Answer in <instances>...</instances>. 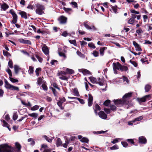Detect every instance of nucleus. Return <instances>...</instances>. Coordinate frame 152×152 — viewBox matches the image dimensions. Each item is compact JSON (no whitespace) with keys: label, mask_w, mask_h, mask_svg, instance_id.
Listing matches in <instances>:
<instances>
[{"label":"nucleus","mask_w":152,"mask_h":152,"mask_svg":"<svg viewBox=\"0 0 152 152\" xmlns=\"http://www.w3.org/2000/svg\"><path fill=\"white\" fill-rule=\"evenodd\" d=\"M67 18L65 17L61 16L59 18L58 20L61 24H64L66 22Z\"/></svg>","instance_id":"12"},{"label":"nucleus","mask_w":152,"mask_h":152,"mask_svg":"<svg viewBox=\"0 0 152 152\" xmlns=\"http://www.w3.org/2000/svg\"><path fill=\"white\" fill-rule=\"evenodd\" d=\"M136 32L138 35H140L143 33V31L141 28L137 30L136 31Z\"/></svg>","instance_id":"40"},{"label":"nucleus","mask_w":152,"mask_h":152,"mask_svg":"<svg viewBox=\"0 0 152 152\" xmlns=\"http://www.w3.org/2000/svg\"><path fill=\"white\" fill-rule=\"evenodd\" d=\"M18 41L24 44H28L29 45H31V42L30 40L24 39L22 38L19 39Z\"/></svg>","instance_id":"11"},{"label":"nucleus","mask_w":152,"mask_h":152,"mask_svg":"<svg viewBox=\"0 0 152 152\" xmlns=\"http://www.w3.org/2000/svg\"><path fill=\"white\" fill-rule=\"evenodd\" d=\"M28 115L34 118H37L38 116V114L36 113H32L31 114H28Z\"/></svg>","instance_id":"28"},{"label":"nucleus","mask_w":152,"mask_h":152,"mask_svg":"<svg viewBox=\"0 0 152 152\" xmlns=\"http://www.w3.org/2000/svg\"><path fill=\"white\" fill-rule=\"evenodd\" d=\"M42 137L45 138V139L48 142H50L52 141V139L50 138L46 135H43L42 136Z\"/></svg>","instance_id":"31"},{"label":"nucleus","mask_w":152,"mask_h":152,"mask_svg":"<svg viewBox=\"0 0 152 152\" xmlns=\"http://www.w3.org/2000/svg\"><path fill=\"white\" fill-rule=\"evenodd\" d=\"M111 110L113 111H115L116 110V107L114 105H111L110 107Z\"/></svg>","instance_id":"60"},{"label":"nucleus","mask_w":152,"mask_h":152,"mask_svg":"<svg viewBox=\"0 0 152 152\" xmlns=\"http://www.w3.org/2000/svg\"><path fill=\"white\" fill-rule=\"evenodd\" d=\"M120 70L121 71H126L128 70V68L126 66L121 65Z\"/></svg>","instance_id":"29"},{"label":"nucleus","mask_w":152,"mask_h":152,"mask_svg":"<svg viewBox=\"0 0 152 152\" xmlns=\"http://www.w3.org/2000/svg\"><path fill=\"white\" fill-rule=\"evenodd\" d=\"M88 46L89 47H90L91 48L94 49L96 48L94 44L92 42L89 43L88 44Z\"/></svg>","instance_id":"56"},{"label":"nucleus","mask_w":152,"mask_h":152,"mask_svg":"<svg viewBox=\"0 0 152 152\" xmlns=\"http://www.w3.org/2000/svg\"><path fill=\"white\" fill-rule=\"evenodd\" d=\"M15 145L18 150L20 151L21 148V146L20 144L18 142H16L15 143Z\"/></svg>","instance_id":"39"},{"label":"nucleus","mask_w":152,"mask_h":152,"mask_svg":"<svg viewBox=\"0 0 152 152\" xmlns=\"http://www.w3.org/2000/svg\"><path fill=\"white\" fill-rule=\"evenodd\" d=\"M66 71L67 73H68L69 74H71L74 73V71L72 69L67 68L66 69Z\"/></svg>","instance_id":"36"},{"label":"nucleus","mask_w":152,"mask_h":152,"mask_svg":"<svg viewBox=\"0 0 152 152\" xmlns=\"http://www.w3.org/2000/svg\"><path fill=\"white\" fill-rule=\"evenodd\" d=\"M110 103V101L109 100H106L104 103L103 104L105 106H108Z\"/></svg>","instance_id":"47"},{"label":"nucleus","mask_w":152,"mask_h":152,"mask_svg":"<svg viewBox=\"0 0 152 152\" xmlns=\"http://www.w3.org/2000/svg\"><path fill=\"white\" fill-rule=\"evenodd\" d=\"M73 93L75 96H80L78 91L77 89H75L73 91Z\"/></svg>","instance_id":"32"},{"label":"nucleus","mask_w":152,"mask_h":152,"mask_svg":"<svg viewBox=\"0 0 152 152\" xmlns=\"http://www.w3.org/2000/svg\"><path fill=\"white\" fill-rule=\"evenodd\" d=\"M88 139L86 138L85 137H83L82 139L81 140H80V141L83 142H84L86 143H88Z\"/></svg>","instance_id":"51"},{"label":"nucleus","mask_w":152,"mask_h":152,"mask_svg":"<svg viewBox=\"0 0 152 152\" xmlns=\"http://www.w3.org/2000/svg\"><path fill=\"white\" fill-rule=\"evenodd\" d=\"M6 71L8 74L9 75V77L12 76L11 71L10 69L8 68L6 69Z\"/></svg>","instance_id":"50"},{"label":"nucleus","mask_w":152,"mask_h":152,"mask_svg":"<svg viewBox=\"0 0 152 152\" xmlns=\"http://www.w3.org/2000/svg\"><path fill=\"white\" fill-rule=\"evenodd\" d=\"M59 76V78L62 80H68V78L66 77L63 75H58Z\"/></svg>","instance_id":"30"},{"label":"nucleus","mask_w":152,"mask_h":152,"mask_svg":"<svg viewBox=\"0 0 152 152\" xmlns=\"http://www.w3.org/2000/svg\"><path fill=\"white\" fill-rule=\"evenodd\" d=\"M42 50L44 54L46 55L49 54V50L48 48L45 44H43L42 45Z\"/></svg>","instance_id":"9"},{"label":"nucleus","mask_w":152,"mask_h":152,"mask_svg":"<svg viewBox=\"0 0 152 152\" xmlns=\"http://www.w3.org/2000/svg\"><path fill=\"white\" fill-rule=\"evenodd\" d=\"M50 88L52 90L54 95L55 96H57V93L55 89L52 87Z\"/></svg>","instance_id":"48"},{"label":"nucleus","mask_w":152,"mask_h":152,"mask_svg":"<svg viewBox=\"0 0 152 152\" xmlns=\"http://www.w3.org/2000/svg\"><path fill=\"white\" fill-rule=\"evenodd\" d=\"M19 14H20L21 17L25 18V19H27V14L26 12L24 11H21L19 13Z\"/></svg>","instance_id":"17"},{"label":"nucleus","mask_w":152,"mask_h":152,"mask_svg":"<svg viewBox=\"0 0 152 152\" xmlns=\"http://www.w3.org/2000/svg\"><path fill=\"white\" fill-rule=\"evenodd\" d=\"M130 62L133 65L134 67H136L137 66V64L136 62L134 61H133L131 60H130Z\"/></svg>","instance_id":"49"},{"label":"nucleus","mask_w":152,"mask_h":152,"mask_svg":"<svg viewBox=\"0 0 152 152\" xmlns=\"http://www.w3.org/2000/svg\"><path fill=\"white\" fill-rule=\"evenodd\" d=\"M0 5L1 10L4 11H6L9 7V6L5 3L2 4L0 3Z\"/></svg>","instance_id":"13"},{"label":"nucleus","mask_w":152,"mask_h":152,"mask_svg":"<svg viewBox=\"0 0 152 152\" xmlns=\"http://www.w3.org/2000/svg\"><path fill=\"white\" fill-rule=\"evenodd\" d=\"M113 68L114 73L115 74L117 73V70L120 69L121 64L119 62H114L113 64Z\"/></svg>","instance_id":"6"},{"label":"nucleus","mask_w":152,"mask_h":152,"mask_svg":"<svg viewBox=\"0 0 152 152\" xmlns=\"http://www.w3.org/2000/svg\"><path fill=\"white\" fill-rule=\"evenodd\" d=\"M18 118V115L16 112H15L13 113L12 118L14 121L16 120Z\"/></svg>","instance_id":"33"},{"label":"nucleus","mask_w":152,"mask_h":152,"mask_svg":"<svg viewBox=\"0 0 152 152\" xmlns=\"http://www.w3.org/2000/svg\"><path fill=\"white\" fill-rule=\"evenodd\" d=\"M132 93L130 92L126 94L123 97V99L114 100L113 101L115 105L118 107H120L124 104H128L129 103V99L131 97Z\"/></svg>","instance_id":"1"},{"label":"nucleus","mask_w":152,"mask_h":152,"mask_svg":"<svg viewBox=\"0 0 152 152\" xmlns=\"http://www.w3.org/2000/svg\"><path fill=\"white\" fill-rule=\"evenodd\" d=\"M139 141L140 143L145 144L147 142V140L144 137L141 136L139 138Z\"/></svg>","instance_id":"16"},{"label":"nucleus","mask_w":152,"mask_h":152,"mask_svg":"<svg viewBox=\"0 0 152 152\" xmlns=\"http://www.w3.org/2000/svg\"><path fill=\"white\" fill-rule=\"evenodd\" d=\"M104 110L107 114H109L110 112V110L109 109L104 108Z\"/></svg>","instance_id":"62"},{"label":"nucleus","mask_w":152,"mask_h":152,"mask_svg":"<svg viewBox=\"0 0 152 152\" xmlns=\"http://www.w3.org/2000/svg\"><path fill=\"white\" fill-rule=\"evenodd\" d=\"M58 63V61L56 60H53L50 62V64L52 65H54Z\"/></svg>","instance_id":"64"},{"label":"nucleus","mask_w":152,"mask_h":152,"mask_svg":"<svg viewBox=\"0 0 152 152\" xmlns=\"http://www.w3.org/2000/svg\"><path fill=\"white\" fill-rule=\"evenodd\" d=\"M123 80L124 82H126L127 83H128L129 80L127 77H126L125 76H124L123 78Z\"/></svg>","instance_id":"57"},{"label":"nucleus","mask_w":152,"mask_h":152,"mask_svg":"<svg viewBox=\"0 0 152 152\" xmlns=\"http://www.w3.org/2000/svg\"><path fill=\"white\" fill-rule=\"evenodd\" d=\"M104 80L103 79H100V78H97L96 83H98L100 86H103V85Z\"/></svg>","instance_id":"20"},{"label":"nucleus","mask_w":152,"mask_h":152,"mask_svg":"<svg viewBox=\"0 0 152 152\" xmlns=\"http://www.w3.org/2000/svg\"><path fill=\"white\" fill-rule=\"evenodd\" d=\"M143 117L142 116H140L138 117L135 118L133 120V122H135L137 121H139L142 120L143 119Z\"/></svg>","instance_id":"27"},{"label":"nucleus","mask_w":152,"mask_h":152,"mask_svg":"<svg viewBox=\"0 0 152 152\" xmlns=\"http://www.w3.org/2000/svg\"><path fill=\"white\" fill-rule=\"evenodd\" d=\"M3 54L4 56H11V55L10 53H9L8 52L5 51L4 50H3Z\"/></svg>","instance_id":"44"},{"label":"nucleus","mask_w":152,"mask_h":152,"mask_svg":"<svg viewBox=\"0 0 152 152\" xmlns=\"http://www.w3.org/2000/svg\"><path fill=\"white\" fill-rule=\"evenodd\" d=\"M150 95H146L142 98H138L137 99V100L140 103L142 102H145L147 99L150 98Z\"/></svg>","instance_id":"8"},{"label":"nucleus","mask_w":152,"mask_h":152,"mask_svg":"<svg viewBox=\"0 0 152 152\" xmlns=\"http://www.w3.org/2000/svg\"><path fill=\"white\" fill-rule=\"evenodd\" d=\"M98 115L99 117L102 119H105L107 118V114L102 111H100L98 113Z\"/></svg>","instance_id":"10"},{"label":"nucleus","mask_w":152,"mask_h":152,"mask_svg":"<svg viewBox=\"0 0 152 152\" xmlns=\"http://www.w3.org/2000/svg\"><path fill=\"white\" fill-rule=\"evenodd\" d=\"M81 72L84 75L91 74L90 71L85 69H83L81 70Z\"/></svg>","instance_id":"19"},{"label":"nucleus","mask_w":152,"mask_h":152,"mask_svg":"<svg viewBox=\"0 0 152 152\" xmlns=\"http://www.w3.org/2000/svg\"><path fill=\"white\" fill-rule=\"evenodd\" d=\"M58 54L60 56L63 57L64 59L66 58V57L64 53L62 52H59Z\"/></svg>","instance_id":"53"},{"label":"nucleus","mask_w":152,"mask_h":152,"mask_svg":"<svg viewBox=\"0 0 152 152\" xmlns=\"http://www.w3.org/2000/svg\"><path fill=\"white\" fill-rule=\"evenodd\" d=\"M9 12L12 15V23L14 24H15V26L17 28H20V25L16 24L18 19V16L15 12L13 9H11L10 10Z\"/></svg>","instance_id":"3"},{"label":"nucleus","mask_w":152,"mask_h":152,"mask_svg":"<svg viewBox=\"0 0 152 152\" xmlns=\"http://www.w3.org/2000/svg\"><path fill=\"white\" fill-rule=\"evenodd\" d=\"M34 72V67L32 66H29V69L28 70V72L29 74L30 75L33 74Z\"/></svg>","instance_id":"24"},{"label":"nucleus","mask_w":152,"mask_h":152,"mask_svg":"<svg viewBox=\"0 0 152 152\" xmlns=\"http://www.w3.org/2000/svg\"><path fill=\"white\" fill-rule=\"evenodd\" d=\"M41 68H37L35 70V73L36 75L38 76L39 75V72L41 71Z\"/></svg>","instance_id":"46"},{"label":"nucleus","mask_w":152,"mask_h":152,"mask_svg":"<svg viewBox=\"0 0 152 152\" xmlns=\"http://www.w3.org/2000/svg\"><path fill=\"white\" fill-rule=\"evenodd\" d=\"M70 4L72 5L73 7L74 8H77L78 6L77 3L75 1H72L70 3Z\"/></svg>","instance_id":"25"},{"label":"nucleus","mask_w":152,"mask_h":152,"mask_svg":"<svg viewBox=\"0 0 152 152\" xmlns=\"http://www.w3.org/2000/svg\"><path fill=\"white\" fill-rule=\"evenodd\" d=\"M14 68L15 73L17 74L18 72L19 69H20L19 66L17 65H15L14 66Z\"/></svg>","instance_id":"26"},{"label":"nucleus","mask_w":152,"mask_h":152,"mask_svg":"<svg viewBox=\"0 0 152 152\" xmlns=\"http://www.w3.org/2000/svg\"><path fill=\"white\" fill-rule=\"evenodd\" d=\"M13 148L7 144L0 145V152H13Z\"/></svg>","instance_id":"2"},{"label":"nucleus","mask_w":152,"mask_h":152,"mask_svg":"<svg viewBox=\"0 0 152 152\" xmlns=\"http://www.w3.org/2000/svg\"><path fill=\"white\" fill-rule=\"evenodd\" d=\"M8 65L10 68H12L13 67V63L11 60H10L8 62Z\"/></svg>","instance_id":"54"},{"label":"nucleus","mask_w":152,"mask_h":152,"mask_svg":"<svg viewBox=\"0 0 152 152\" xmlns=\"http://www.w3.org/2000/svg\"><path fill=\"white\" fill-rule=\"evenodd\" d=\"M57 104L58 106L60 107V108L62 110H63L64 109V107H62V102H61L60 101H58L57 103Z\"/></svg>","instance_id":"45"},{"label":"nucleus","mask_w":152,"mask_h":152,"mask_svg":"<svg viewBox=\"0 0 152 152\" xmlns=\"http://www.w3.org/2000/svg\"><path fill=\"white\" fill-rule=\"evenodd\" d=\"M42 78L40 77L38 78L37 84L39 85H40L42 83Z\"/></svg>","instance_id":"37"},{"label":"nucleus","mask_w":152,"mask_h":152,"mask_svg":"<svg viewBox=\"0 0 152 152\" xmlns=\"http://www.w3.org/2000/svg\"><path fill=\"white\" fill-rule=\"evenodd\" d=\"M133 44L134 45L136 50L139 51H141L142 50V49L140 45L135 41H133Z\"/></svg>","instance_id":"15"},{"label":"nucleus","mask_w":152,"mask_h":152,"mask_svg":"<svg viewBox=\"0 0 152 152\" xmlns=\"http://www.w3.org/2000/svg\"><path fill=\"white\" fill-rule=\"evenodd\" d=\"M67 73L66 72L61 71L58 73V75H66Z\"/></svg>","instance_id":"58"},{"label":"nucleus","mask_w":152,"mask_h":152,"mask_svg":"<svg viewBox=\"0 0 152 152\" xmlns=\"http://www.w3.org/2000/svg\"><path fill=\"white\" fill-rule=\"evenodd\" d=\"M9 79L10 81L12 83H15L18 82V80L12 78V77H9Z\"/></svg>","instance_id":"38"},{"label":"nucleus","mask_w":152,"mask_h":152,"mask_svg":"<svg viewBox=\"0 0 152 152\" xmlns=\"http://www.w3.org/2000/svg\"><path fill=\"white\" fill-rule=\"evenodd\" d=\"M121 143L123 146L125 147H127L128 145L127 143L126 142H121Z\"/></svg>","instance_id":"59"},{"label":"nucleus","mask_w":152,"mask_h":152,"mask_svg":"<svg viewBox=\"0 0 152 152\" xmlns=\"http://www.w3.org/2000/svg\"><path fill=\"white\" fill-rule=\"evenodd\" d=\"M36 58L37 59L38 61L40 63H41L42 62L43 59L41 57L37 55H36Z\"/></svg>","instance_id":"55"},{"label":"nucleus","mask_w":152,"mask_h":152,"mask_svg":"<svg viewBox=\"0 0 152 152\" xmlns=\"http://www.w3.org/2000/svg\"><path fill=\"white\" fill-rule=\"evenodd\" d=\"M89 79L90 80L91 82L93 83H96V79L93 77H89Z\"/></svg>","instance_id":"22"},{"label":"nucleus","mask_w":152,"mask_h":152,"mask_svg":"<svg viewBox=\"0 0 152 152\" xmlns=\"http://www.w3.org/2000/svg\"><path fill=\"white\" fill-rule=\"evenodd\" d=\"M151 86L149 85H147L145 87V90L146 92L148 91L151 89Z\"/></svg>","instance_id":"43"},{"label":"nucleus","mask_w":152,"mask_h":152,"mask_svg":"<svg viewBox=\"0 0 152 152\" xmlns=\"http://www.w3.org/2000/svg\"><path fill=\"white\" fill-rule=\"evenodd\" d=\"M63 9L66 12L68 13L69 15L71 14L70 12L72 11V9L71 8H67L65 7L63 8Z\"/></svg>","instance_id":"23"},{"label":"nucleus","mask_w":152,"mask_h":152,"mask_svg":"<svg viewBox=\"0 0 152 152\" xmlns=\"http://www.w3.org/2000/svg\"><path fill=\"white\" fill-rule=\"evenodd\" d=\"M4 81L5 84L4 86L6 88L10 89L12 91H19V88L18 87L14 86L11 85L6 79H5Z\"/></svg>","instance_id":"4"},{"label":"nucleus","mask_w":152,"mask_h":152,"mask_svg":"<svg viewBox=\"0 0 152 152\" xmlns=\"http://www.w3.org/2000/svg\"><path fill=\"white\" fill-rule=\"evenodd\" d=\"M37 9L36 10V13L39 15H41L43 13V10L45 7L43 5L39 3L36 5Z\"/></svg>","instance_id":"5"},{"label":"nucleus","mask_w":152,"mask_h":152,"mask_svg":"<svg viewBox=\"0 0 152 152\" xmlns=\"http://www.w3.org/2000/svg\"><path fill=\"white\" fill-rule=\"evenodd\" d=\"M2 122L3 123V126L4 127H7L9 125V124L4 120H3Z\"/></svg>","instance_id":"63"},{"label":"nucleus","mask_w":152,"mask_h":152,"mask_svg":"<svg viewBox=\"0 0 152 152\" xmlns=\"http://www.w3.org/2000/svg\"><path fill=\"white\" fill-rule=\"evenodd\" d=\"M118 149L119 147L116 144H115L113 146L110 148V149L111 150H115Z\"/></svg>","instance_id":"34"},{"label":"nucleus","mask_w":152,"mask_h":152,"mask_svg":"<svg viewBox=\"0 0 152 152\" xmlns=\"http://www.w3.org/2000/svg\"><path fill=\"white\" fill-rule=\"evenodd\" d=\"M69 41L70 43L71 44H73L74 45L76 46L77 44H76V42L75 40H69Z\"/></svg>","instance_id":"52"},{"label":"nucleus","mask_w":152,"mask_h":152,"mask_svg":"<svg viewBox=\"0 0 152 152\" xmlns=\"http://www.w3.org/2000/svg\"><path fill=\"white\" fill-rule=\"evenodd\" d=\"M107 49L106 47H103L100 48L99 52L101 56H103L104 54V51Z\"/></svg>","instance_id":"18"},{"label":"nucleus","mask_w":152,"mask_h":152,"mask_svg":"<svg viewBox=\"0 0 152 152\" xmlns=\"http://www.w3.org/2000/svg\"><path fill=\"white\" fill-rule=\"evenodd\" d=\"M93 97L91 94H88V105L89 107L91 106L93 103Z\"/></svg>","instance_id":"14"},{"label":"nucleus","mask_w":152,"mask_h":152,"mask_svg":"<svg viewBox=\"0 0 152 152\" xmlns=\"http://www.w3.org/2000/svg\"><path fill=\"white\" fill-rule=\"evenodd\" d=\"M88 21H86L84 22L83 25L88 30L92 29L94 31H96L97 30L96 28H95L94 25H92L91 26H90L87 24Z\"/></svg>","instance_id":"7"},{"label":"nucleus","mask_w":152,"mask_h":152,"mask_svg":"<svg viewBox=\"0 0 152 152\" xmlns=\"http://www.w3.org/2000/svg\"><path fill=\"white\" fill-rule=\"evenodd\" d=\"M62 142L61 139L59 138H57L56 142V145L57 146V147H59L61 146L62 145Z\"/></svg>","instance_id":"21"},{"label":"nucleus","mask_w":152,"mask_h":152,"mask_svg":"<svg viewBox=\"0 0 152 152\" xmlns=\"http://www.w3.org/2000/svg\"><path fill=\"white\" fill-rule=\"evenodd\" d=\"M134 20L131 18L128 21V23L129 24H132V25H133V24L134 23Z\"/></svg>","instance_id":"41"},{"label":"nucleus","mask_w":152,"mask_h":152,"mask_svg":"<svg viewBox=\"0 0 152 152\" xmlns=\"http://www.w3.org/2000/svg\"><path fill=\"white\" fill-rule=\"evenodd\" d=\"M39 108V106L37 105H36L31 107V110L33 111L36 110H38Z\"/></svg>","instance_id":"35"},{"label":"nucleus","mask_w":152,"mask_h":152,"mask_svg":"<svg viewBox=\"0 0 152 152\" xmlns=\"http://www.w3.org/2000/svg\"><path fill=\"white\" fill-rule=\"evenodd\" d=\"M126 141L129 142L132 144H134V140L133 139H128Z\"/></svg>","instance_id":"61"},{"label":"nucleus","mask_w":152,"mask_h":152,"mask_svg":"<svg viewBox=\"0 0 152 152\" xmlns=\"http://www.w3.org/2000/svg\"><path fill=\"white\" fill-rule=\"evenodd\" d=\"M77 54L81 58H83L85 57V55L78 50H77Z\"/></svg>","instance_id":"42"}]
</instances>
